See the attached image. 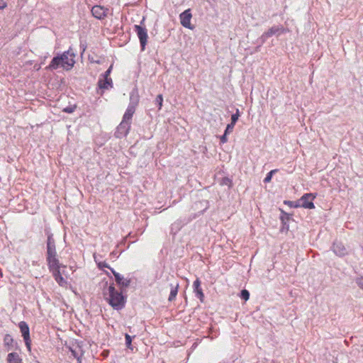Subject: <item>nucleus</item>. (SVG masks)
<instances>
[{
    "label": "nucleus",
    "mask_w": 363,
    "mask_h": 363,
    "mask_svg": "<svg viewBox=\"0 0 363 363\" xmlns=\"http://www.w3.org/2000/svg\"><path fill=\"white\" fill-rule=\"evenodd\" d=\"M8 363H21L22 359L16 352L9 353L7 356Z\"/></svg>",
    "instance_id": "nucleus-17"
},
{
    "label": "nucleus",
    "mask_w": 363,
    "mask_h": 363,
    "mask_svg": "<svg viewBox=\"0 0 363 363\" xmlns=\"http://www.w3.org/2000/svg\"><path fill=\"white\" fill-rule=\"evenodd\" d=\"M125 345H126V346L128 348L132 349L131 348V342H132V337H131V336H130L128 334H125Z\"/></svg>",
    "instance_id": "nucleus-22"
},
{
    "label": "nucleus",
    "mask_w": 363,
    "mask_h": 363,
    "mask_svg": "<svg viewBox=\"0 0 363 363\" xmlns=\"http://www.w3.org/2000/svg\"><path fill=\"white\" fill-rule=\"evenodd\" d=\"M112 272L115 277L116 281L117 284H118L120 286L123 287H127L130 284V281L128 279H124V277L121 275L119 273L116 272L115 271L112 270Z\"/></svg>",
    "instance_id": "nucleus-15"
},
{
    "label": "nucleus",
    "mask_w": 363,
    "mask_h": 363,
    "mask_svg": "<svg viewBox=\"0 0 363 363\" xmlns=\"http://www.w3.org/2000/svg\"><path fill=\"white\" fill-rule=\"evenodd\" d=\"M136 105H137V103H133V102H131L128 105V106L123 115V121L130 123L132 117L135 111Z\"/></svg>",
    "instance_id": "nucleus-13"
},
{
    "label": "nucleus",
    "mask_w": 363,
    "mask_h": 363,
    "mask_svg": "<svg viewBox=\"0 0 363 363\" xmlns=\"http://www.w3.org/2000/svg\"><path fill=\"white\" fill-rule=\"evenodd\" d=\"M112 79L108 77H103V79H100L99 81V86L101 89H108L111 86Z\"/></svg>",
    "instance_id": "nucleus-16"
},
{
    "label": "nucleus",
    "mask_w": 363,
    "mask_h": 363,
    "mask_svg": "<svg viewBox=\"0 0 363 363\" xmlns=\"http://www.w3.org/2000/svg\"><path fill=\"white\" fill-rule=\"evenodd\" d=\"M134 30L136 32L137 35L140 40L141 49L144 50L147 43V31L145 28H143L139 25H135Z\"/></svg>",
    "instance_id": "nucleus-5"
},
{
    "label": "nucleus",
    "mask_w": 363,
    "mask_h": 363,
    "mask_svg": "<svg viewBox=\"0 0 363 363\" xmlns=\"http://www.w3.org/2000/svg\"><path fill=\"white\" fill-rule=\"evenodd\" d=\"M155 102H156V104H158L159 109H161V108L162 106V102H163V97H162V94H159L157 96V98L155 99Z\"/></svg>",
    "instance_id": "nucleus-21"
},
{
    "label": "nucleus",
    "mask_w": 363,
    "mask_h": 363,
    "mask_svg": "<svg viewBox=\"0 0 363 363\" xmlns=\"http://www.w3.org/2000/svg\"><path fill=\"white\" fill-rule=\"evenodd\" d=\"M71 351H72V353L74 354V357H77V356H76V354H75V352H74V350H72Z\"/></svg>",
    "instance_id": "nucleus-33"
},
{
    "label": "nucleus",
    "mask_w": 363,
    "mask_h": 363,
    "mask_svg": "<svg viewBox=\"0 0 363 363\" xmlns=\"http://www.w3.org/2000/svg\"><path fill=\"white\" fill-rule=\"evenodd\" d=\"M235 125L233 123H230L227 125L226 129L225 130V135L231 133L234 128Z\"/></svg>",
    "instance_id": "nucleus-25"
},
{
    "label": "nucleus",
    "mask_w": 363,
    "mask_h": 363,
    "mask_svg": "<svg viewBox=\"0 0 363 363\" xmlns=\"http://www.w3.org/2000/svg\"><path fill=\"white\" fill-rule=\"evenodd\" d=\"M194 291L196 293V296L199 300L203 302L204 299V294L201 287V281L199 279H196L193 283Z\"/></svg>",
    "instance_id": "nucleus-14"
},
{
    "label": "nucleus",
    "mask_w": 363,
    "mask_h": 363,
    "mask_svg": "<svg viewBox=\"0 0 363 363\" xmlns=\"http://www.w3.org/2000/svg\"><path fill=\"white\" fill-rule=\"evenodd\" d=\"M106 299L109 304L116 310H120L124 307L125 299V297L116 290L112 285L108 288V291L105 294Z\"/></svg>",
    "instance_id": "nucleus-2"
},
{
    "label": "nucleus",
    "mask_w": 363,
    "mask_h": 363,
    "mask_svg": "<svg viewBox=\"0 0 363 363\" xmlns=\"http://www.w3.org/2000/svg\"><path fill=\"white\" fill-rule=\"evenodd\" d=\"M180 21L181 24L187 28L193 29V27L191 24V19L192 15L191 13L190 9L185 10L183 13L180 14Z\"/></svg>",
    "instance_id": "nucleus-9"
},
{
    "label": "nucleus",
    "mask_w": 363,
    "mask_h": 363,
    "mask_svg": "<svg viewBox=\"0 0 363 363\" xmlns=\"http://www.w3.org/2000/svg\"><path fill=\"white\" fill-rule=\"evenodd\" d=\"M277 172V169H273L272 171H270L266 176V177L264 178V182L265 183H268L269 182H271L272 180V175L274 173H275Z\"/></svg>",
    "instance_id": "nucleus-19"
},
{
    "label": "nucleus",
    "mask_w": 363,
    "mask_h": 363,
    "mask_svg": "<svg viewBox=\"0 0 363 363\" xmlns=\"http://www.w3.org/2000/svg\"><path fill=\"white\" fill-rule=\"evenodd\" d=\"M111 69H112V65H111L110 67L105 72V73L104 74L103 77H109V75L111 74Z\"/></svg>",
    "instance_id": "nucleus-28"
},
{
    "label": "nucleus",
    "mask_w": 363,
    "mask_h": 363,
    "mask_svg": "<svg viewBox=\"0 0 363 363\" xmlns=\"http://www.w3.org/2000/svg\"><path fill=\"white\" fill-rule=\"evenodd\" d=\"M315 196L312 194H306L296 202V205L294 206L296 208L303 207L305 208L313 209L315 208L313 202Z\"/></svg>",
    "instance_id": "nucleus-3"
},
{
    "label": "nucleus",
    "mask_w": 363,
    "mask_h": 363,
    "mask_svg": "<svg viewBox=\"0 0 363 363\" xmlns=\"http://www.w3.org/2000/svg\"><path fill=\"white\" fill-rule=\"evenodd\" d=\"M6 4L4 0H0V9H4L6 8Z\"/></svg>",
    "instance_id": "nucleus-30"
},
{
    "label": "nucleus",
    "mask_w": 363,
    "mask_h": 363,
    "mask_svg": "<svg viewBox=\"0 0 363 363\" xmlns=\"http://www.w3.org/2000/svg\"><path fill=\"white\" fill-rule=\"evenodd\" d=\"M288 203H289L291 206L295 207L294 206L296 205V203H295V204H294V202H292V201H289V202H288Z\"/></svg>",
    "instance_id": "nucleus-32"
},
{
    "label": "nucleus",
    "mask_w": 363,
    "mask_h": 363,
    "mask_svg": "<svg viewBox=\"0 0 363 363\" xmlns=\"http://www.w3.org/2000/svg\"><path fill=\"white\" fill-rule=\"evenodd\" d=\"M108 9L102 6L96 5L91 9V13L97 19H104L108 13Z\"/></svg>",
    "instance_id": "nucleus-8"
},
{
    "label": "nucleus",
    "mask_w": 363,
    "mask_h": 363,
    "mask_svg": "<svg viewBox=\"0 0 363 363\" xmlns=\"http://www.w3.org/2000/svg\"><path fill=\"white\" fill-rule=\"evenodd\" d=\"M178 287H179L178 284H177L175 286H173V285L171 286V291H170L169 296L168 298V300L169 301H173L176 298L177 292H178Z\"/></svg>",
    "instance_id": "nucleus-18"
},
{
    "label": "nucleus",
    "mask_w": 363,
    "mask_h": 363,
    "mask_svg": "<svg viewBox=\"0 0 363 363\" xmlns=\"http://www.w3.org/2000/svg\"><path fill=\"white\" fill-rule=\"evenodd\" d=\"M50 270L52 272L55 281L62 286H65L67 284L66 280L62 277L60 271V264L56 267H49Z\"/></svg>",
    "instance_id": "nucleus-10"
},
{
    "label": "nucleus",
    "mask_w": 363,
    "mask_h": 363,
    "mask_svg": "<svg viewBox=\"0 0 363 363\" xmlns=\"http://www.w3.org/2000/svg\"><path fill=\"white\" fill-rule=\"evenodd\" d=\"M75 54L69 49L66 52H64L60 56L55 57L47 69H56L59 67H62L65 70L71 69L74 64Z\"/></svg>",
    "instance_id": "nucleus-1"
},
{
    "label": "nucleus",
    "mask_w": 363,
    "mask_h": 363,
    "mask_svg": "<svg viewBox=\"0 0 363 363\" xmlns=\"http://www.w3.org/2000/svg\"><path fill=\"white\" fill-rule=\"evenodd\" d=\"M130 127V123L122 120V121L117 128V130L116 132V136L118 138H122L123 136H125L129 131Z\"/></svg>",
    "instance_id": "nucleus-12"
},
{
    "label": "nucleus",
    "mask_w": 363,
    "mask_h": 363,
    "mask_svg": "<svg viewBox=\"0 0 363 363\" xmlns=\"http://www.w3.org/2000/svg\"><path fill=\"white\" fill-rule=\"evenodd\" d=\"M55 245V240L52 238V235H49L48 237V241H47V247L48 246H54Z\"/></svg>",
    "instance_id": "nucleus-24"
},
{
    "label": "nucleus",
    "mask_w": 363,
    "mask_h": 363,
    "mask_svg": "<svg viewBox=\"0 0 363 363\" xmlns=\"http://www.w3.org/2000/svg\"><path fill=\"white\" fill-rule=\"evenodd\" d=\"M332 250L335 255L340 257L345 256L348 253V250L344 244L339 241H335L333 243Z\"/></svg>",
    "instance_id": "nucleus-11"
},
{
    "label": "nucleus",
    "mask_w": 363,
    "mask_h": 363,
    "mask_svg": "<svg viewBox=\"0 0 363 363\" xmlns=\"http://www.w3.org/2000/svg\"><path fill=\"white\" fill-rule=\"evenodd\" d=\"M18 327L22 333V336L25 341L26 345L29 351H30V330L28 325L25 321H21L18 323Z\"/></svg>",
    "instance_id": "nucleus-6"
},
{
    "label": "nucleus",
    "mask_w": 363,
    "mask_h": 363,
    "mask_svg": "<svg viewBox=\"0 0 363 363\" xmlns=\"http://www.w3.org/2000/svg\"><path fill=\"white\" fill-rule=\"evenodd\" d=\"M94 259L96 261V256L94 255Z\"/></svg>",
    "instance_id": "nucleus-34"
},
{
    "label": "nucleus",
    "mask_w": 363,
    "mask_h": 363,
    "mask_svg": "<svg viewBox=\"0 0 363 363\" xmlns=\"http://www.w3.org/2000/svg\"><path fill=\"white\" fill-rule=\"evenodd\" d=\"M47 261L49 267H56L60 264L57 257L55 245L47 247Z\"/></svg>",
    "instance_id": "nucleus-4"
},
{
    "label": "nucleus",
    "mask_w": 363,
    "mask_h": 363,
    "mask_svg": "<svg viewBox=\"0 0 363 363\" xmlns=\"http://www.w3.org/2000/svg\"><path fill=\"white\" fill-rule=\"evenodd\" d=\"M228 141L227 135H225V133L220 137V142L222 143H225Z\"/></svg>",
    "instance_id": "nucleus-29"
},
{
    "label": "nucleus",
    "mask_w": 363,
    "mask_h": 363,
    "mask_svg": "<svg viewBox=\"0 0 363 363\" xmlns=\"http://www.w3.org/2000/svg\"><path fill=\"white\" fill-rule=\"evenodd\" d=\"M356 283L361 289H363V277L357 278Z\"/></svg>",
    "instance_id": "nucleus-27"
},
{
    "label": "nucleus",
    "mask_w": 363,
    "mask_h": 363,
    "mask_svg": "<svg viewBox=\"0 0 363 363\" xmlns=\"http://www.w3.org/2000/svg\"><path fill=\"white\" fill-rule=\"evenodd\" d=\"M241 298L245 301H247L250 298V294L248 291L244 289L241 291Z\"/></svg>",
    "instance_id": "nucleus-23"
},
{
    "label": "nucleus",
    "mask_w": 363,
    "mask_h": 363,
    "mask_svg": "<svg viewBox=\"0 0 363 363\" xmlns=\"http://www.w3.org/2000/svg\"><path fill=\"white\" fill-rule=\"evenodd\" d=\"M239 116V110L237 109L236 113L235 114H233L231 116V123L235 125L238 121Z\"/></svg>",
    "instance_id": "nucleus-20"
},
{
    "label": "nucleus",
    "mask_w": 363,
    "mask_h": 363,
    "mask_svg": "<svg viewBox=\"0 0 363 363\" xmlns=\"http://www.w3.org/2000/svg\"><path fill=\"white\" fill-rule=\"evenodd\" d=\"M99 267H108V265H107L106 263H104V262L99 263Z\"/></svg>",
    "instance_id": "nucleus-31"
},
{
    "label": "nucleus",
    "mask_w": 363,
    "mask_h": 363,
    "mask_svg": "<svg viewBox=\"0 0 363 363\" xmlns=\"http://www.w3.org/2000/svg\"><path fill=\"white\" fill-rule=\"evenodd\" d=\"M75 108H76V106H68V107L65 108L63 109V111L65 113H71L74 111Z\"/></svg>",
    "instance_id": "nucleus-26"
},
{
    "label": "nucleus",
    "mask_w": 363,
    "mask_h": 363,
    "mask_svg": "<svg viewBox=\"0 0 363 363\" xmlns=\"http://www.w3.org/2000/svg\"><path fill=\"white\" fill-rule=\"evenodd\" d=\"M285 31L283 26H274L272 28H270L267 31L264 33L261 36V40L262 42H264L268 38L274 35H279L280 34L283 33Z\"/></svg>",
    "instance_id": "nucleus-7"
}]
</instances>
